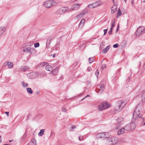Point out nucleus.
<instances>
[{"instance_id":"1","label":"nucleus","mask_w":145,"mask_h":145,"mask_svg":"<svg viewBox=\"0 0 145 145\" xmlns=\"http://www.w3.org/2000/svg\"><path fill=\"white\" fill-rule=\"evenodd\" d=\"M141 105H137L133 114V121H135L138 118L144 119V118L140 116V111L141 109Z\"/></svg>"},{"instance_id":"2","label":"nucleus","mask_w":145,"mask_h":145,"mask_svg":"<svg viewBox=\"0 0 145 145\" xmlns=\"http://www.w3.org/2000/svg\"><path fill=\"white\" fill-rule=\"evenodd\" d=\"M57 3L54 0H47L44 2V6L46 8H49L52 6L57 5Z\"/></svg>"},{"instance_id":"3","label":"nucleus","mask_w":145,"mask_h":145,"mask_svg":"<svg viewBox=\"0 0 145 145\" xmlns=\"http://www.w3.org/2000/svg\"><path fill=\"white\" fill-rule=\"evenodd\" d=\"M126 103L124 100H120L118 101V110L119 111H121L123 108L126 104Z\"/></svg>"},{"instance_id":"4","label":"nucleus","mask_w":145,"mask_h":145,"mask_svg":"<svg viewBox=\"0 0 145 145\" xmlns=\"http://www.w3.org/2000/svg\"><path fill=\"white\" fill-rule=\"evenodd\" d=\"M110 135L108 133L103 132L99 133L97 135V136L98 138H108L110 137Z\"/></svg>"},{"instance_id":"5","label":"nucleus","mask_w":145,"mask_h":145,"mask_svg":"<svg viewBox=\"0 0 145 145\" xmlns=\"http://www.w3.org/2000/svg\"><path fill=\"white\" fill-rule=\"evenodd\" d=\"M144 28L142 26H140L138 27L136 32V35L137 36H139L141 34L145 33V31H144Z\"/></svg>"},{"instance_id":"6","label":"nucleus","mask_w":145,"mask_h":145,"mask_svg":"<svg viewBox=\"0 0 145 145\" xmlns=\"http://www.w3.org/2000/svg\"><path fill=\"white\" fill-rule=\"evenodd\" d=\"M23 51L24 52H29L31 54L35 52V49L34 48H31V47H25L23 50Z\"/></svg>"},{"instance_id":"7","label":"nucleus","mask_w":145,"mask_h":145,"mask_svg":"<svg viewBox=\"0 0 145 145\" xmlns=\"http://www.w3.org/2000/svg\"><path fill=\"white\" fill-rule=\"evenodd\" d=\"M109 107V105L107 102H103L101 105L98 107V108L100 110L105 109Z\"/></svg>"},{"instance_id":"8","label":"nucleus","mask_w":145,"mask_h":145,"mask_svg":"<svg viewBox=\"0 0 145 145\" xmlns=\"http://www.w3.org/2000/svg\"><path fill=\"white\" fill-rule=\"evenodd\" d=\"M118 142V138L116 137H112L111 138L109 141V144L114 145L116 144Z\"/></svg>"},{"instance_id":"9","label":"nucleus","mask_w":145,"mask_h":145,"mask_svg":"<svg viewBox=\"0 0 145 145\" xmlns=\"http://www.w3.org/2000/svg\"><path fill=\"white\" fill-rule=\"evenodd\" d=\"M81 5V4H76L73 5L71 7L70 10L69 11L71 12L74 10H76L79 9L80 6Z\"/></svg>"},{"instance_id":"10","label":"nucleus","mask_w":145,"mask_h":145,"mask_svg":"<svg viewBox=\"0 0 145 145\" xmlns=\"http://www.w3.org/2000/svg\"><path fill=\"white\" fill-rule=\"evenodd\" d=\"M87 13L88 11L86 9H84L78 15L77 18L78 19H81L84 17L85 14Z\"/></svg>"},{"instance_id":"11","label":"nucleus","mask_w":145,"mask_h":145,"mask_svg":"<svg viewBox=\"0 0 145 145\" xmlns=\"http://www.w3.org/2000/svg\"><path fill=\"white\" fill-rule=\"evenodd\" d=\"M105 85L104 84H101L99 85V87L100 88L99 89V91L97 92L98 93H101L104 89Z\"/></svg>"},{"instance_id":"12","label":"nucleus","mask_w":145,"mask_h":145,"mask_svg":"<svg viewBox=\"0 0 145 145\" xmlns=\"http://www.w3.org/2000/svg\"><path fill=\"white\" fill-rule=\"evenodd\" d=\"M93 3L94 5V6L95 8L101 6L102 4V3L101 1H100L95 2Z\"/></svg>"},{"instance_id":"13","label":"nucleus","mask_w":145,"mask_h":145,"mask_svg":"<svg viewBox=\"0 0 145 145\" xmlns=\"http://www.w3.org/2000/svg\"><path fill=\"white\" fill-rule=\"evenodd\" d=\"M125 129L124 128H121L119 129L117 132V134L118 135H120L123 134L125 131Z\"/></svg>"},{"instance_id":"14","label":"nucleus","mask_w":145,"mask_h":145,"mask_svg":"<svg viewBox=\"0 0 145 145\" xmlns=\"http://www.w3.org/2000/svg\"><path fill=\"white\" fill-rule=\"evenodd\" d=\"M129 124V125H129V126L131 127L132 130H133L136 127V124L134 122H132Z\"/></svg>"},{"instance_id":"15","label":"nucleus","mask_w":145,"mask_h":145,"mask_svg":"<svg viewBox=\"0 0 145 145\" xmlns=\"http://www.w3.org/2000/svg\"><path fill=\"white\" fill-rule=\"evenodd\" d=\"M129 125H129L128 124L127 125L125 126L124 127V129H125V130L127 131H132L131 127L129 126Z\"/></svg>"},{"instance_id":"16","label":"nucleus","mask_w":145,"mask_h":145,"mask_svg":"<svg viewBox=\"0 0 145 145\" xmlns=\"http://www.w3.org/2000/svg\"><path fill=\"white\" fill-rule=\"evenodd\" d=\"M58 72V68L57 67L56 68L52 71V73L54 75H57Z\"/></svg>"},{"instance_id":"17","label":"nucleus","mask_w":145,"mask_h":145,"mask_svg":"<svg viewBox=\"0 0 145 145\" xmlns=\"http://www.w3.org/2000/svg\"><path fill=\"white\" fill-rule=\"evenodd\" d=\"M5 28L4 27H0V36L3 34L5 32Z\"/></svg>"},{"instance_id":"18","label":"nucleus","mask_w":145,"mask_h":145,"mask_svg":"<svg viewBox=\"0 0 145 145\" xmlns=\"http://www.w3.org/2000/svg\"><path fill=\"white\" fill-rule=\"evenodd\" d=\"M45 68L46 70L48 71H51L53 69L52 66L50 65H46V66Z\"/></svg>"},{"instance_id":"19","label":"nucleus","mask_w":145,"mask_h":145,"mask_svg":"<svg viewBox=\"0 0 145 145\" xmlns=\"http://www.w3.org/2000/svg\"><path fill=\"white\" fill-rule=\"evenodd\" d=\"M55 14L56 15H60L63 14L61 8L57 10L55 12Z\"/></svg>"},{"instance_id":"20","label":"nucleus","mask_w":145,"mask_h":145,"mask_svg":"<svg viewBox=\"0 0 145 145\" xmlns=\"http://www.w3.org/2000/svg\"><path fill=\"white\" fill-rule=\"evenodd\" d=\"M63 14L65 13L67 10H69V8L67 7H63L61 8Z\"/></svg>"},{"instance_id":"21","label":"nucleus","mask_w":145,"mask_h":145,"mask_svg":"<svg viewBox=\"0 0 145 145\" xmlns=\"http://www.w3.org/2000/svg\"><path fill=\"white\" fill-rule=\"evenodd\" d=\"M85 21V19H82L80 22V23L79 25V26H81L82 27L84 25Z\"/></svg>"},{"instance_id":"22","label":"nucleus","mask_w":145,"mask_h":145,"mask_svg":"<svg viewBox=\"0 0 145 145\" xmlns=\"http://www.w3.org/2000/svg\"><path fill=\"white\" fill-rule=\"evenodd\" d=\"M30 145H37L36 140L34 139H33L30 143Z\"/></svg>"},{"instance_id":"23","label":"nucleus","mask_w":145,"mask_h":145,"mask_svg":"<svg viewBox=\"0 0 145 145\" xmlns=\"http://www.w3.org/2000/svg\"><path fill=\"white\" fill-rule=\"evenodd\" d=\"M117 7L116 5H113L111 7V12L112 13H114L116 10Z\"/></svg>"},{"instance_id":"24","label":"nucleus","mask_w":145,"mask_h":145,"mask_svg":"<svg viewBox=\"0 0 145 145\" xmlns=\"http://www.w3.org/2000/svg\"><path fill=\"white\" fill-rule=\"evenodd\" d=\"M94 5L93 3L90 4L87 6V7H88V8H95Z\"/></svg>"},{"instance_id":"25","label":"nucleus","mask_w":145,"mask_h":145,"mask_svg":"<svg viewBox=\"0 0 145 145\" xmlns=\"http://www.w3.org/2000/svg\"><path fill=\"white\" fill-rule=\"evenodd\" d=\"M7 65L9 68H11L13 67V64L11 62H8Z\"/></svg>"},{"instance_id":"26","label":"nucleus","mask_w":145,"mask_h":145,"mask_svg":"<svg viewBox=\"0 0 145 145\" xmlns=\"http://www.w3.org/2000/svg\"><path fill=\"white\" fill-rule=\"evenodd\" d=\"M44 129H41L40 132L39 133L38 135L39 136H41L44 134Z\"/></svg>"},{"instance_id":"27","label":"nucleus","mask_w":145,"mask_h":145,"mask_svg":"<svg viewBox=\"0 0 145 145\" xmlns=\"http://www.w3.org/2000/svg\"><path fill=\"white\" fill-rule=\"evenodd\" d=\"M94 60V57H90L89 58L88 61L89 63H91L93 62Z\"/></svg>"},{"instance_id":"28","label":"nucleus","mask_w":145,"mask_h":145,"mask_svg":"<svg viewBox=\"0 0 145 145\" xmlns=\"http://www.w3.org/2000/svg\"><path fill=\"white\" fill-rule=\"evenodd\" d=\"M26 90L28 93L30 94H32L33 93V91L32 90L31 88H26Z\"/></svg>"},{"instance_id":"29","label":"nucleus","mask_w":145,"mask_h":145,"mask_svg":"<svg viewBox=\"0 0 145 145\" xmlns=\"http://www.w3.org/2000/svg\"><path fill=\"white\" fill-rule=\"evenodd\" d=\"M110 48L109 45L107 46L105 49L103 50V51H104L105 53H106L107 51Z\"/></svg>"},{"instance_id":"30","label":"nucleus","mask_w":145,"mask_h":145,"mask_svg":"<svg viewBox=\"0 0 145 145\" xmlns=\"http://www.w3.org/2000/svg\"><path fill=\"white\" fill-rule=\"evenodd\" d=\"M121 12L120 10V9H118L117 13V15L116 16L117 18H118L119 16L121 15Z\"/></svg>"},{"instance_id":"31","label":"nucleus","mask_w":145,"mask_h":145,"mask_svg":"<svg viewBox=\"0 0 145 145\" xmlns=\"http://www.w3.org/2000/svg\"><path fill=\"white\" fill-rule=\"evenodd\" d=\"M52 37H49L48 38V39L47 41V42L49 44L50 43L51 40H52Z\"/></svg>"},{"instance_id":"32","label":"nucleus","mask_w":145,"mask_h":145,"mask_svg":"<svg viewBox=\"0 0 145 145\" xmlns=\"http://www.w3.org/2000/svg\"><path fill=\"white\" fill-rule=\"evenodd\" d=\"M22 85L24 87H26L27 86L28 84L27 83H25L24 82H22Z\"/></svg>"},{"instance_id":"33","label":"nucleus","mask_w":145,"mask_h":145,"mask_svg":"<svg viewBox=\"0 0 145 145\" xmlns=\"http://www.w3.org/2000/svg\"><path fill=\"white\" fill-rule=\"evenodd\" d=\"M39 44L38 42H37L34 44V47L35 48L39 47Z\"/></svg>"},{"instance_id":"34","label":"nucleus","mask_w":145,"mask_h":145,"mask_svg":"<svg viewBox=\"0 0 145 145\" xmlns=\"http://www.w3.org/2000/svg\"><path fill=\"white\" fill-rule=\"evenodd\" d=\"M21 70L22 71H26V67H22L21 68Z\"/></svg>"},{"instance_id":"35","label":"nucleus","mask_w":145,"mask_h":145,"mask_svg":"<svg viewBox=\"0 0 145 145\" xmlns=\"http://www.w3.org/2000/svg\"><path fill=\"white\" fill-rule=\"evenodd\" d=\"M115 25V20H114L113 21V22H112V27H114V26Z\"/></svg>"},{"instance_id":"36","label":"nucleus","mask_w":145,"mask_h":145,"mask_svg":"<svg viewBox=\"0 0 145 145\" xmlns=\"http://www.w3.org/2000/svg\"><path fill=\"white\" fill-rule=\"evenodd\" d=\"M106 67V65L105 64H103L101 66V68L102 69H104Z\"/></svg>"},{"instance_id":"37","label":"nucleus","mask_w":145,"mask_h":145,"mask_svg":"<svg viewBox=\"0 0 145 145\" xmlns=\"http://www.w3.org/2000/svg\"><path fill=\"white\" fill-rule=\"evenodd\" d=\"M118 45L117 44H114L113 46V47L114 48H116L118 47Z\"/></svg>"},{"instance_id":"38","label":"nucleus","mask_w":145,"mask_h":145,"mask_svg":"<svg viewBox=\"0 0 145 145\" xmlns=\"http://www.w3.org/2000/svg\"><path fill=\"white\" fill-rule=\"evenodd\" d=\"M62 110L63 112H65L66 111V110L65 108L63 107L62 108Z\"/></svg>"},{"instance_id":"39","label":"nucleus","mask_w":145,"mask_h":145,"mask_svg":"<svg viewBox=\"0 0 145 145\" xmlns=\"http://www.w3.org/2000/svg\"><path fill=\"white\" fill-rule=\"evenodd\" d=\"M107 29H105L104 30V35H105L107 33Z\"/></svg>"},{"instance_id":"40","label":"nucleus","mask_w":145,"mask_h":145,"mask_svg":"<svg viewBox=\"0 0 145 145\" xmlns=\"http://www.w3.org/2000/svg\"><path fill=\"white\" fill-rule=\"evenodd\" d=\"M99 74V71L98 70H97L96 71V72L95 73V74L96 76H98V75Z\"/></svg>"},{"instance_id":"41","label":"nucleus","mask_w":145,"mask_h":145,"mask_svg":"<svg viewBox=\"0 0 145 145\" xmlns=\"http://www.w3.org/2000/svg\"><path fill=\"white\" fill-rule=\"evenodd\" d=\"M75 128V126L74 125H72L71 127V131H73V129Z\"/></svg>"},{"instance_id":"42","label":"nucleus","mask_w":145,"mask_h":145,"mask_svg":"<svg viewBox=\"0 0 145 145\" xmlns=\"http://www.w3.org/2000/svg\"><path fill=\"white\" fill-rule=\"evenodd\" d=\"M91 67H89L88 68V69H87V70H88V71H89V72L90 71H91Z\"/></svg>"},{"instance_id":"43","label":"nucleus","mask_w":145,"mask_h":145,"mask_svg":"<svg viewBox=\"0 0 145 145\" xmlns=\"http://www.w3.org/2000/svg\"><path fill=\"white\" fill-rule=\"evenodd\" d=\"M142 96L145 98V90L143 92Z\"/></svg>"},{"instance_id":"44","label":"nucleus","mask_w":145,"mask_h":145,"mask_svg":"<svg viewBox=\"0 0 145 145\" xmlns=\"http://www.w3.org/2000/svg\"><path fill=\"white\" fill-rule=\"evenodd\" d=\"M83 138L82 137H79L78 138L79 140H82Z\"/></svg>"},{"instance_id":"45","label":"nucleus","mask_w":145,"mask_h":145,"mask_svg":"<svg viewBox=\"0 0 145 145\" xmlns=\"http://www.w3.org/2000/svg\"><path fill=\"white\" fill-rule=\"evenodd\" d=\"M90 96V95H87L84 98L82 99V101H83L84 99H85L86 98V97H89Z\"/></svg>"},{"instance_id":"46","label":"nucleus","mask_w":145,"mask_h":145,"mask_svg":"<svg viewBox=\"0 0 145 145\" xmlns=\"http://www.w3.org/2000/svg\"><path fill=\"white\" fill-rule=\"evenodd\" d=\"M5 113L8 116L9 115V112H5Z\"/></svg>"},{"instance_id":"47","label":"nucleus","mask_w":145,"mask_h":145,"mask_svg":"<svg viewBox=\"0 0 145 145\" xmlns=\"http://www.w3.org/2000/svg\"><path fill=\"white\" fill-rule=\"evenodd\" d=\"M112 30H110V31L108 32V33L109 34V35H110L111 34V33H112Z\"/></svg>"},{"instance_id":"48","label":"nucleus","mask_w":145,"mask_h":145,"mask_svg":"<svg viewBox=\"0 0 145 145\" xmlns=\"http://www.w3.org/2000/svg\"><path fill=\"white\" fill-rule=\"evenodd\" d=\"M103 42H101V47L102 46V45H103Z\"/></svg>"},{"instance_id":"49","label":"nucleus","mask_w":145,"mask_h":145,"mask_svg":"<svg viewBox=\"0 0 145 145\" xmlns=\"http://www.w3.org/2000/svg\"><path fill=\"white\" fill-rule=\"evenodd\" d=\"M26 70L28 69H29V68L28 67H26Z\"/></svg>"},{"instance_id":"50","label":"nucleus","mask_w":145,"mask_h":145,"mask_svg":"<svg viewBox=\"0 0 145 145\" xmlns=\"http://www.w3.org/2000/svg\"><path fill=\"white\" fill-rule=\"evenodd\" d=\"M113 27H111V28H110V30H112V29H113Z\"/></svg>"},{"instance_id":"51","label":"nucleus","mask_w":145,"mask_h":145,"mask_svg":"<svg viewBox=\"0 0 145 145\" xmlns=\"http://www.w3.org/2000/svg\"><path fill=\"white\" fill-rule=\"evenodd\" d=\"M55 55H56V54H54L53 55V57H55Z\"/></svg>"},{"instance_id":"52","label":"nucleus","mask_w":145,"mask_h":145,"mask_svg":"<svg viewBox=\"0 0 145 145\" xmlns=\"http://www.w3.org/2000/svg\"><path fill=\"white\" fill-rule=\"evenodd\" d=\"M28 46H32V45H31V44H28V45H27Z\"/></svg>"},{"instance_id":"53","label":"nucleus","mask_w":145,"mask_h":145,"mask_svg":"<svg viewBox=\"0 0 145 145\" xmlns=\"http://www.w3.org/2000/svg\"><path fill=\"white\" fill-rule=\"evenodd\" d=\"M12 140H9V142H11V141Z\"/></svg>"},{"instance_id":"54","label":"nucleus","mask_w":145,"mask_h":145,"mask_svg":"<svg viewBox=\"0 0 145 145\" xmlns=\"http://www.w3.org/2000/svg\"><path fill=\"white\" fill-rule=\"evenodd\" d=\"M118 27L117 29V30H118Z\"/></svg>"},{"instance_id":"55","label":"nucleus","mask_w":145,"mask_h":145,"mask_svg":"<svg viewBox=\"0 0 145 145\" xmlns=\"http://www.w3.org/2000/svg\"><path fill=\"white\" fill-rule=\"evenodd\" d=\"M127 0H124L125 2L126 3V1Z\"/></svg>"},{"instance_id":"56","label":"nucleus","mask_w":145,"mask_h":145,"mask_svg":"<svg viewBox=\"0 0 145 145\" xmlns=\"http://www.w3.org/2000/svg\"><path fill=\"white\" fill-rule=\"evenodd\" d=\"M143 124L144 125H145V122Z\"/></svg>"},{"instance_id":"57","label":"nucleus","mask_w":145,"mask_h":145,"mask_svg":"<svg viewBox=\"0 0 145 145\" xmlns=\"http://www.w3.org/2000/svg\"><path fill=\"white\" fill-rule=\"evenodd\" d=\"M4 145H8L7 144H4Z\"/></svg>"},{"instance_id":"58","label":"nucleus","mask_w":145,"mask_h":145,"mask_svg":"<svg viewBox=\"0 0 145 145\" xmlns=\"http://www.w3.org/2000/svg\"><path fill=\"white\" fill-rule=\"evenodd\" d=\"M112 1H113V3H114V0H112Z\"/></svg>"},{"instance_id":"59","label":"nucleus","mask_w":145,"mask_h":145,"mask_svg":"<svg viewBox=\"0 0 145 145\" xmlns=\"http://www.w3.org/2000/svg\"><path fill=\"white\" fill-rule=\"evenodd\" d=\"M132 4H133V2L132 1Z\"/></svg>"},{"instance_id":"60","label":"nucleus","mask_w":145,"mask_h":145,"mask_svg":"<svg viewBox=\"0 0 145 145\" xmlns=\"http://www.w3.org/2000/svg\"><path fill=\"white\" fill-rule=\"evenodd\" d=\"M119 119V118H118V119H117L118 120H118Z\"/></svg>"},{"instance_id":"61","label":"nucleus","mask_w":145,"mask_h":145,"mask_svg":"<svg viewBox=\"0 0 145 145\" xmlns=\"http://www.w3.org/2000/svg\"><path fill=\"white\" fill-rule=\"evenodd\" d=\"M116 129H118V127H116Z\"/></svg>"},{"instance_id":"62","label":"nucleus","mask_w":145,"mask_h":145,"mask_svg":"<svg viewBox=\"0 0 145 145\" xmlns=\"http://www.w3.org/2000/svg\"><path fill=\"white\" fill-rule=\"evenodd\" d=\"M144 2H145V0L144 1Z\"/></svg>"},{"instance_id":"63","label":"nucleus","mask_w":145,"mask_h":145,"mask_svg":"<svg viewBox=\"0 0 145 145\" xmlns=\"http://www.w3.org/2000/svg\"><path fill=\"white\" fill-rule=\"evenodd\" d=\"M120 124L119 125V126H120Z\"/></svg>"},{"instance_id":"64","label":"nucleus","mask_w":145,"mask_h":145,"mask_svg":"<svg viewBox=\"0 0 145 145\" xmlns=\"http://www.w3.org/2000/svg\"><path fill=\"white\" fill-rule=\"evenodd\" d=\"M29 43L30 44H31V42H29Z\"/></svg>"}]
</instances>
